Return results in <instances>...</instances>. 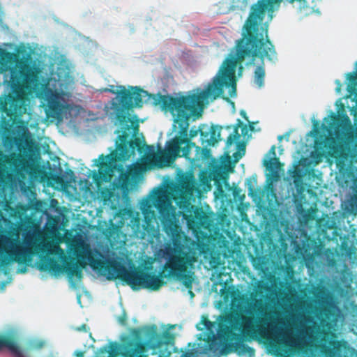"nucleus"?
<instances>
[{"instance_id":"f257e3e1","label":"nucleus","mask_w":357,"mask_h":357,"mask_svg":"<svg viewBox=\"0 0 357 357\" xmlns=\"http://www.w3.org/2000/svg\"><path fill=\"white\" fill-rule=\"evenodd\" d=\"M112 89H104L102 91H109L112 93H118L120 96V104L114 107L115 118L119 123L121 132L116 141V149L107 155L101 154L99 156L100 160L96 164L99 167L98 172H94L93 178L97 183L109 182L113 177L114 172H119L117 188H119L124 194L128 193L132 186L137 181L141 168L139 165L132 164L127 170L120 162L128 160L135 151H141V140L136 137L139 132V120L137 116L135 119L130 118L128 112L133 107H142L143 105L142 97L148 96V92L139 86H130L126 90L124 86L120 91L116 92Z\"/></svg>"},{"instance_id":"f03ea898","label":"nucleus","mask_w":357,"mask_h":357,"mask_svg":"<svg viewBox=\"0 0 357 357\" xmlns=\"http://www.w3.org/2000/svg\"><path fill=\"white\" fill-rule=\"evenodd\" d=\"M234 67V64L227 67L222 77L213 79L206 89L200 93L180 97L160 96L163 107L174 116L172 131L175 135L166 142L163 150L153 155V160L157 167H170L180 157L190 159V151L196 145L191 140L201 130L192 128L189 130V121L192 116H201L199 110H202L204 102L209 98L215 100L222 94L224 84H232L229 81L232 79Z\"/></svg>"},{"instance_id":"7ed1b4c3","label":"nucleus","mask_w":357,"mask_h":357,"mask_svg":"<svg viewBox=\"0 0 357 357\" xmlns=\"http://www.w3.org/2000/svg\"><path fill=\"white\" fill-rule=\"evenodd\" d=\"M199 336L193 343H188L186 352L180 357H220L231 353L252 357L254 350L248 346L247 336ZM257 337L268 354L276 356H288L298 351L317 356L318 351L312 343L318 336H249Z\"/></svg>"},{"instance_id":"20e7f679","label":"nucleus","mask_w":357,"mask_h":357,"mask_svg":"<svg viewBox=\"0 0 357 357\" xmlns=\"http://www.w3.org/2000/svg\"><path fill=\"white\" fill-rule=\"evenodd\" d=\"M195 185V179L192 173L181 172L178 174L176 183H171L167 189L154 190L151 198H146L141 203V210L146 222L149 224L155 215L153 206L164 218L171 215L173 199L179 208L183 218L187 221L189 228H208L210 225L209 217L202 207L195 206L190 202Z\"/></svg>"},{"instance_id":"39448f33","label":"nucleus","mask_w":357,"mask_h":357,"mask_svg":"<svg viewBox=\"0 0 357 357\" xmlns=\"http://www.w3.org/2000/svg\"><path fill=\"white\" fill-rule=\"evenodd\" d=\"M74 253L78 258L85 261L87 260L94 270H98L104 275L107 274L108 280L119 278L133 290L148 289L157 291L165 284L163 278H170L171 275L181 276L185 271V264L194 261L189 255L183 257L180 255L173 256L168 259L163 269L157 275L139 268L128 270L123 264L115 259L102 260L96 258L88 245H82L75 250Z\"/></svg>"},{"instance_id":"423d86ee","label":"nucleus","mask_w":357,"mask_h":357,"mask_svg":"<svg viewBox=\"0 0 357 357\" xmlns=\"http://www.w3.org/2000/svg\"><path fill=\"white\" fill-rule=\"evenodd\" d=\"M264 20H259L257 22V31H256L257 36V40L260 42H256V44H254V40H250L251 36H255V33L247 34L248 27H247V20L245 21L242 32V37L240 38L236 45V56H231L229 58H227L222 63V66L213 79L216 77H222L223 76V73L227 67L229 66H231L232 64L235 65L234 70L232 75L231 80L229 82L232 83V84H224V86L229 87V96L231 97H234L236 96V83L235 79V71L236 66L238 63H242L245 58H251L252 61H254L257 57H259L261 60V63L259 66H258L254 72V79L255 84L258 86V87L261 88L264 84V78H265V67H264V59L266 58L268 61L275 62L277 60V52L275 49V46L270 40L268 38V25L266 24H264L261 27L259 25L262 24Z\"/></svg>"},{"instance_id":"0eeeda50","label":"nucleus","mask_w":357,"mask_h":357,"mask_svg":"<svg viewBox=\"0 0 357 357\" xmlns=\"http://www.w3.org/2000/svg\"><path fill=\"white\" fill-rule=\"evenodd\" d=\"M10 74L11 92L0 98V109L14 121L26 112L28 95L38 90L41 84L38 70L25 63L12 68Z\"/></svg>"},{"instance_id":"6e6552de","label":"nucleus","mask_w":357,"mask_h":357,"mask_svg":"<svg viewBox=\"0 0 357 357\" xmlns=\"http://www.w3.org/2000/svg\"><path fill=\"white\" fill-rule=\"evenodd\" d=\"M198 331H202V335H341L331 331H321L317 333L308 332H275L268 333L265 331L241 332L236 333L233 332L230 326V320L227 316H220L217 321H211L207 315H202L201 320L196 324Z\"/></svg>"},{"instance_id":"1a4fd4ad","label":"nucleus","mask_w":357,"mask_h":357,"mask_svg":"<svg viewBox=\"0 0 357 357\" xmlns=\"http://www.w3.org/2000/svg\"><path fill=\"white\" fill-rule=\"evenodd\" d=\"M160 217L162 218L161 215ZM169 217L170 215L165 218L162 217L164 220H166L163 222V229L166 234L172 239L173 245L175 247V254L171 255L169 259L175 255H180L181 257L189 255L194 260L192 261V263L185 264V271L182 272L181 276H178L176 275H171L170 278L173 277L177 278L182 282V284L185 287L190 288L193 278L192 275L187 274L186 273L188 268L192 267L194 263L197 261V257L196 255V251L193 248H185L182 244L183 234L181 232V227L174 220L170 219Z\"/></svg>"},{"instance_id":"9d476101","label":"nucleus","mask_w":357,"mask_h":357,"mask_svg":"<svg viewBox=\"0 0 357 357\" xmlns=\"http://www.w3.org/2000/svg\"><path fill=\"white\" fill-rule=\"evenodd\" d=\"M30 169L29 161L21 154L5 155L0 151V187L5 185L14 174L24 178Z\"/></svg>"},{"instance_id":"9b49d317","label":"nucleus","mask_w":357,"mask_h":357,"mask_svg":"<svg viewBox=\"0 0 357 357\" xmlns=\"http://www.w3.org/2000/svg\"><path fill=\"white\" fill-rule=\"evenodd\" d=\"M31 253L17 238L7 237L0 245V266L6 267L13 262L24 264Z\"/></svg>"},{"instance_id":"f8f14e48","label":"nucleus","mask_w":357,"mask_h":357,"mask_svg":"<svg viewBox=\"0 0 357 357\" xmlns=\"http://www.w3.org/2000/svg\"><path fill=\"white\" fill-rule=\"evenodd\" d=\"M77 260L73 259L70 261H65L61 266L57 260L52 257H45L39 268L41 271H49L50 272L58 274L65 272L69 278L76 277L80 279L82 277V269L85 268L86 262L84 259L78 258Z\"/></svg>"},{"instance_id":"ddd939ff","label":"nucleus","mask_w":357,"mask_h":357,"mask_svg":"<svg viewBox=\"0 0 357 357\" xmlns=\"http://www.w3.org/2000/svg\"><path fill=\"white\" fill-rule=\"evenodd\" d=\"M47 108L46 117L51 122L61 121L63 113L67 108L64 101L63 93L56 89H47L45 91Z\"/></svg>"},{"instance_id":"4468645a","label":"nucleus","mask_w":357,"mask_h":357,"mask_svg":"<svg viewBox=\"0 0 357 357\" xmlns=\"http://www.w3.org/2000/svg\"><path fill=\"white\" fill-rule=\"evenodd\" d=\"M331 119L333 123H339L341 121L350 126V129L344 133V144L349 150L357 151V126L355 128L351 127V121L346 114L336 115L332 113Z\"/></svg>"},{"instance_id":"2eb2a0df","label":"nucleus","mask_w":357,"mask_h":357,"mask_svg":"<svg viewBox=\"0 0 357 357\" xmlns=\"http://www.w3.org/2000/svg\"><path fill=\"white\" fill-rule=\"evenodd\" d=\"M314 296L316 298V303H319L318 306H314L312 304L308 305L310 309L313 310L315 316L320 320L324 319H329L332 315L331 308L322 303L321 298L326 295L325 289L321 287H317L314 291Z\"/></svg>"},{"instance_id":"dca6fc26","label":"nucleus","mask_w":357,"mask_h":357,"mask_svg":"<svg viewBox=\"0 0 357 357\" xmlns=\"http://www.w3.org/2000/svg\"><path fill=\"white\" fill-rule=\"evenodd\" d=\"M176 325L168 324L162 326V331L159 332L158 328L155 324L146 325L137 328H130L128 335H172L171 330L175 328Z\"/></svg>"},{"instance_id":"f3484780","label":"nucleus","mask_w":357,"mask_h":357,"mask_svg":"<svg viewBox=\"0 0 357 357\" xmlns=\"http://www.w3.org/2000/svg\"><path fill=\"white\" fill-rule=\"evenodd\" d=\"M225 128L227 130H230L231 128L234 130L233 132L228 136L226 140V148L227 149L232 146L235 142L239 140L241 135L238 133V129L240 128H241V134L243 136H246L250 131V128L248 125H244L239 119H237V122L235 125L227 126Z\"/></svg>"},{"instance_id":"a211bd4d","label":"nucleus","mask_w":357,"mask_h":357,"mask_svg":"<svg viewBox=\"0 0 357 357\" xmlns=\"http://www.w3.org/2000/svg\"><path fill=\"white\" fill-rule=\"evenodd\" d=\"M222 126L218 125H212L209 132H204L200 130V135L203 142H206L208 146H214L216 143L221 140L220 131Z\"/></svg>"},{"instance_id":"6ab92c4d","label":"nucleus","mask_w":357,"mask_h":357,"mask_svg":"<svg viewBox=\"0 0 357 357\" xmlns=\"http://www.w3.org/2000/svg\"><path fill=\"white\" fill-rule=\"evenodd\" d=\"M6 347L17 356H22V351L13 336H0V349Z\"/></svg>"},{"instance_id":"aec40b11","label":"nucleus","mask_w":357,"mask_h":357,"mask_svg":"<svg viewBox=\"0 0 357 357\" xmlns=\"http://www.w3.org/2000/svg\"><path fill=\"white\" fill-rule=\"evenodd\" d=\"M211 157V150L207 147L201 148L197 145L195 147H192L190 151V160L199 161L202 160H208Z\"/></svg>"},{"instance_id":"412c9836","label":"nucleus","mask_w":357,"mask_h":357,"mask_svg":"<svg viewBox=\"0 0 357 357\" xmlns=\"http://www.w3.org/2000/svg\"><path fill=\"white\" fill-rule=\"evenodd\" d=\"M326 357H342V351L339 346L324 347Z\"/></svg>"},{"instance_id":"4be33fe9","label":"nucleus","mask_w":357,"mask_h":357,"mask_svg":"<svg viewBox=\"0 0 357 357\" xmlns=\"http://www.w3.org/2000/svg\"><path fill=\"white\" fill-rule=\"evenodd\" d=\"M264 165L268 169L273 170L274 169H277L280 165V162L279 158L275 156L269 160H265Z\"/></svg>"},{"instance_id":"5701e85b","label":"nucleus","mask_w":357,"mask_h":357,"mask_svg":"<svg viewBox=\"0 0 357 357\" xmlns=\"http://www.w3.org/2000/svg\"><path fill=\"white\" fill-rule=\"evenodd\" d=\"M21 331L15 326H9L5 330L0 333V335H20Z\"/></svg>"},{"instance_id":"b1692460","label":"nucleus","mask_w":357,"mask_h":357,"mask_svg":"<svg viewBox=\"0 0 357 357\" xmlns=\"http://www.w3.org/2000/svg\"><path fill=\"white\" fill-rule=\"evenodd\" d=\"M291 176L295 180L300 179L303 176V173L298 165L294 167V169L291 172Z\"/></svg>"},{"instance_id":"393cba45","label":"nucleus","mask_w":357,"mask_h":357,"mask_svg":"<svg viewBox=\"0 0 357 357\" xmlns=\"http://www.w3.org/2000/svg\"><path fill=\"white\" fill-rule=\"evenodd\" d=\"M127 314L125 310H123L122 314L116 317V320L119 324L126 326L127 325Z\"/></svg>"},{"instance_id":"a878e982","label":"nucleus","mask_w":357,"mask_h":357,"mask_svg":"<svg viewBox=\"0 0 357 357\" xmlns=\"http://www.w3.org/2000/svg\"><path fill=\"white\" fill-rule=\"evenodd\" d=\"M74 331L77 333H89V335H91L89 327L84 324H83L80 326L74 328Z\"/></svg>"},{"instance_id":"bb28decb","label":"nucleus","mask_w":357,"mask_h":357,"mask_svg":"<svg viewBox=\"0 0 357 357\" xmlns=\"http://www.w3.org/2000/svg\"><path fill=\"white\" fill-rule=\"evenodd\" d=\"M348 79L352 86V90H355V87L357 86V74L350 73L348 75Z\"/></svg>"},{"instance_id":"cd10ccee","label":"nucleus","mask_w":357,"mask_h":357,"mask_svg":"<svg viewBox=\"0 0 357 357\" xmlns=\"http://www.w3.org/2000/svg\"><path fill=\"white\" fill-rule=\"evenodd\" d=\"M237 149L238 150V153H241L243 151V154H244L245 151V145L243 142H238L237 144Z\"/></svg>"},{"instance_id":"c85d7f7f","label":"nucleus","mask_w":357,"mask_h":357,"mask_svg":"<svg viewBox=\"0 0 357 357\" xmlns=\"http://www.w3.org/2000/svg\"><path fill=\"white\" fill-rule=\"evenodd\" d=\"M312 132H314V135H317L319 133L320 131L319 122L317 121L314 123Z\"/></svg>"},{"instance_id":"c756f323","label":"nucleus","mask_w":357,"mask_h":357,"mask_svg":"<svg viewBox=\"0 0 357 357\" xmlns=\"http://www.w3.org/2000/svg\"><path fill=\"white\" fill-rule=\"evenodd\" d=\"M43 342H39L38 343H34L32 344V347L34 348V349H40L43 347Z\"/></svg>"},{"instance_id":"7c9ffc66","label":"nucleus","mask_w":357,"mask_h":357,"mask_svg":"<svg viewBox=\"0 0 357 357\" xmlns=\"http://www.w3.org/2000/svg\"><path fill=\"white\" fill-rule=\"evenodd\" d=\"M240 114L242 116V117H243L245 120H246L247 121H248V122H249L248 117L247 116V114H246V112H245L244 110H241V111L240 112Z\"/></svg>"},{"instance_id":"2f4dec72","label":"nucleus","mask_w":357,"mask_h":357,"mask_svg":"<svg viewBox=\"0 0 357 357\" xmlns=\"http://www.w3.org/2000/svg\"><path fill=\"white\" fill-rule=\"evenodd\" d=\"M248 126L250 128V131L254 130L255 127H254L253 123H250L249 121V126Z\"/></svg>"},{"instance_id":"473e14b6","label":"nucleus","mask_w":357,"mask_h":357,"mask_svg":"<svg viewBox=\"0 0 357 357\" xmlns=\"http://www.w3.org/2000/svg\"><path fill=\"white\" fill-rule=\"evenodd\" d=\"M270 152L273 155H275V146H273L270 150Z\"/></svg>"},{"instance_id":"72a5a7b5","label":"nucleus","mask_w":357,"mask_h":357,"mask_svg":"<svg viewBox=\"0 0 357 357\" xmlns=\"http://www.w3.org/2000/svg\"><path fill=\"white\" fill-rule=\"evenodd\" d=\"M124 350H125L127 353H128V356H132L135 354V353H134V352H132V353H131V352H130L129 350H128L126 347L124 348Z\"/></svg>"},{"instance_id":"f704fd0d","label":"nucleus","mask_w":357,"mask_h":357,"mask_svg":"<svg viewBox=\"0 0 357 357\" xmlns=\"http://www.w3.org/2000/svg\"><path fill=\"white\" fill-rule=\"evenodd\" d=\"M192 285V282L191 283V286ZM188 289V287H186ZM191 289H192V287L190 288H188L189 289V293H190V295L193 297L194 296V293L191 291Z\"/></svg>"},{"instance_id":"c9c22d12","label":"nucleus","mask_w":357,"mask_h":357,"mask_svg":"<svg viewBox=\"0 0 357 357\" xmlns=\"http://www.w3.org/2000/svg\"><path fill=\"white\" fill-rule=\"evenodd\" d=\"M75 354L77 356H82V353L80 352V351H75Z\"/></svg>"},{"instance_id":"e433bc0d","label":"nucleus","mask_w":357,"mask_h":357,"mask_svg":"<svg viewBox=\"0 0 357 357\" xmlns=\"http://www.w3.org/2000/svg\"><path fill=\"white\" fill-rule=\"evenodd\" d=\"M16 144H18V142H21V139L20 138H15Z\"/></svg>"},{"instance_id":"4c0bfd02","label":"nucleus","mask_w":357,"mask_h":357,"mask_svg":"<svg viewBox=\"0 0 357 357\" xmlns=\"http://www.w3.org/2000/svg\"><path fill=\"white\" fill-rule=\"evenodd\" d=\"M176 326L175 328H172V329L171 330V333H172V334H173V335H174V333L172 332V330H174V329H175L176 328H177V327H178V325H177V324H176ZM178 328H181V326H178Z\"/></svg>"},{"instance_id":"58836bf2","label":"nucleus","mask_w":357,"mask_h":357,"mask_svg":"<svg viewBox=\"0 0 357 357\" xmlns=\"http://www.w3.org/2000/svg\"><path fill=\"white\" fill-rule=\"evenodd\" d=\"M249 190H250V191H252V188L250 186V187L249 188Z\"/></svg>"},{"instance_id":"ea45409f","label":"nucleus","mask_w":357,"mask_h":357,"mask_svg":"<svg viewBox=\"0 0 357 357\" xmlns=\"http://www.w3.org/2000/svg\"><path fill=\"white\" fill-rule=\"evenodd\" d=\"M333 338H335V337H337V336L335 335H333V336H331Z\"/></svg>"},{"instance_id":"a19ab883","label":"nucleus","mask_w":357,"mask_h":357,"mask_svg":"<svg viewBox=\"0 0 357 357\" xmlns=\"http://www.w3.org/2000/svg\"><path fill=\"white\" fill-rule=\"evenodd\" d=\"M354 335H357V333H354Z\"/></svg>"},{"instance_id":"79ce46f5","label":"nucleus","mask_w":357,"mask_h":357,"mask_svg":"<svg viewBox=\"0 0 357 357\" xmlns=\"http://www.w3.org/2000/svg\"><path fill=\"white\" fill-rule=\"evenodd\" d=\"M159 357H161V356H159Z\"/></svg>"}]
</instances>
